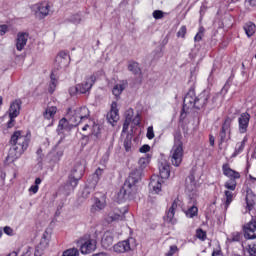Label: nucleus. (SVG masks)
<instances>
[{"label": "nucleus", "mask_w": 256, "mask_h": 256, "mask_svg": "<svg viewBox=\"0 0 256 256\" xmlns=\"http://www.w3.org/2000/svg\"><path fill=\"white\" fill-rule=\"evenodd\" d=\"M198 213H199V208H197V206H192L185 212L186 217H188L189 219H193V217H197Z\"/></svg>", "instance_id": "nucleus-34"}, {"label": "nucleus", "mask_w": 256, "mask_h": 256, "mask_svg": "<svg viewBox=\"0 0 256 256\" xmlns=\"http://www.w3.org/2000/svg\"><path fill=\"white\" fill-rule=\"evenodd\" d=\"M165 15H167V13L163 12L162 10H154L152 13V16L156 19H163V17H165Z\"/></svg>", "instance_id": "nucleus-43"}, {"label": "nucleus", "mask_w": 256, "mask_h": 256, "mask_svg": "<svg viewBox=\"0 0 256 256\" xmlns=\"http://www.w3.org/2000/svg\"><path fill=\"white\" fill-rule=\"evenodd\" d=\"M209 99L210 95L207 91L196 96L195 90H189L184 97L183 111H185V109H205L210 103Z\"/></svg>", "instance_id": "nucleus-3"}, {"label": "nucleus", "mask_w": 256, "mask_h": 256, "mask_svg": "<svg viewBox=\"0 0 256 256\" xmlns=\"http://www.w3.org/2000/svg\"><path fill=\"white\" fill-rule=\"evenodd\" d=\"M39 192V186H36L35 184H33L30 188H29V193H33V195H36V193Z\"/></svg>", "instance_id": "nucleus-56"}, {"label": "nucleus", "mask_w": 256, "mask_h": 256, "mask_svg": "<svg viewBox=\"0 0 256 256\" xmlns=\"http://www.w3.org/2000/svg\"><path fill=\"white\" fill-rule=\"evenodd\" d=\"M127 87H129V82L127 80H120L116 85H114L112 94L116 97L117 101L121 99V95Z\"/></svg>", "instance_id": "nucleus-18"}, {"label": "nucleus", "mask_w": 256, "mask_h": 256, "mask_svg": "<svg viewBox=\"0 0 256 256\" xmlns=\"http://www.w3.org/2000/svg\"><path fill=\"white\" fill-rule=\"evenodd\" d=\"M159 173H160V176H159L160 179H169L171 175V166L169 165V163H167V161H163L160 163Z\"/></svg>", "instance_id": "nucleus-24"}, {"label": "nucleus", "mask_w": 256, "mask_h": 256, "mask_svg": "<svg viewBox=\"0 0 256 256\" xmlns=\"http://www.w3.org/2000/svg\"><path fill=\"white\" fill-rule=\"evenodd\" d=\"M241 239V234L239 232L232 233L231 236L227 238L228 243H237Z\"/></svg>", "instance_id": "nucleus-40"}, {"label": "nucleus", "mask_w": 256, "mask_h": 256, "mask_svg": "<svg viewBox=\"0 0 256 256\" xmlns=\"http://www.w3.org/2000/svg\"><path fill=\"white\" fill-rule=\"evenodd\" d=\"M105 207V201L99 200V198L95 199V203L91 208L92 213H97V211H102Z\"/></svg>", "instance_id": "nucleus-32"}, {"label": "nucleus", "mask_w": 256, "mask_h": 256, "mask_svg": "<svg viewBox=\"0 0 256 256\" xmlns=\"http://www.w3.org/2000/svg\"><path fill=\"white\" fill-rule=\"evenodd\" d=\"M139 151L140 153H149V151H151V146H149L148 144H144L140 147Z\"/></svg>", "instance_id": "nucleus-51"}, {"label": "nucleus", "mask_w": 256, "mask_h": 256, "mask_svg": "<svg viewBox=\"0 0 256 256\" xmlns=\"http://www.w3.org/2000/svg\"><path fill=\"white\" fill-rule=\"evenodd\" d=\"M196 237L200 239L201 241H205V238L207 237V233L203 231V229H198L196 231Z\"/></svg>", "instance_id": "nucleus-45"}, {"label": "nucleus", "mask_w": 256, "mask_h": 256, "mask_svg": "<svg viewBox=\"0 0 256 256\" xmlns=\"http://www.w3.org/2000/svg\"><path fill=\"white\" fill-rule=\"evenodd\" d=\"M177 253V246H170V250L166 253V256H174Z\"/></svg>", "instance_id": "nucleus-54"}, {"label": "nucleus", "mask_w": 256, "mask_h": 256, "mask_svg": "<svg viewBox=\"0 0 256 256\" xmlns=\"http://www.w3.org/2000/svg\"><path fill=\"white\" fill-rule=\"evenodd\" d=\"M225 189L227 191H235L237 189V180L235 179H230L224 183Z\"/></svg>", "instance_id": "nucleus-33"}, {"label": "nucleus", "mask_w": 256, "mask_h": 256, "mask_svg": "<svg viewBox=\"0 0 256 256\" xmlns=\"http://www.w3.org/2000/svg\"><path fill=\"white\" fill-rule=\"evenodd\" d=\"M32 11L34 12L35 16L38 17V19H45V17H47L51 11V4H49V2L35 4L32 7Z\"/></svg>", "instance_id": "nucleus-11"}, {"label": "nucleus", "mask_w": 256, "mask_h": 256, "mask_svg": "<svg viewBox=\"0 0 256 256\" xmlns=\"http://www.w3.org/2000/svg\"><path fill=\"white\" fill-rule=\"evenodd\" d=\"M128 71H131V73H134V75L141 73V69L139 68V63L130 62L128 65Z\"/></svg>", "instance_id": "nucleus-36"}, {"label": "nucleus", "mask_w": 256, "mask_h": 256, "mask_svg": "<svg viewBox=\"0 0 256 256\" xmlns=\"http://www.w3.org/2000/svg\"><path fill=\"white\" fill-rule=\"evenodd\" d=\"M219 255H221V252H220V251H214V252L212 253V256H219Z\"/></svg>", "instance_id": "nucleus-64"}, {"label": "nucleus", "mask_w": 256, "mask_h": 256, "mask_svg": "<svg viewBox=\"0 0 256 256\" xmlns=\"http://www.w3.org/2000/svg\"><path fill=\"white\" fill-rule=\"evenodd\" d=\"M73 127H77V124H75V122L71 121V118H62L59 121L58 127L56 129L57 134L60 135L59 143H61V141H63V139H65V133H69V131H71V129H73Z\"/></svg>", "instance_id": "nucleus-9"}, {"label": "nucleus", "mask_w": 256, "mask_h": 256, "mask_svg": "<svg viewBox=\"0 0 256 256\" xmlns=\"http://www.w3.org/2000/svg\"><path fill=\"white\" fill-rule=\"evenodd\" d=\"M97 249V241L94 239H88L82 243L80 246V251L82 255H89V253H93Z\"/></svg>", "instance_id": "nucleus-16"}, {"label": "nucleus", "mask_w": 256, "mask_h": 256, "mask_svg": "<svg viewBox=\"0 0 256 256\" xmlns=\"http://www.w3.org/2000/svg\"><path fill=\"white\" fill-rule=\"evenodd\" d=\"M149 161H151V156L146 154L144 157H141L138 161V165L140 168L132 171L124 183V186L120 189L117 194L118 203H123L127 201V199H135V195H137V182L141 181V177L143 176V170L149 165Z\"/></svg>", "instance_id": "nucleus-1"}, {"label": "nucleus", "mask_w": 256, "mask_h": 256, "mask_svg": "<svg viewBox=\"0 0 256 256\" xmlns=\"http://www.w3.org/2000/svg\"><path fill=\"white\" fill-rule=\"evenodd\" d=\"M44 119H47L48 121H54L55 115H57V106H47L44 113Z\"/></svg>", "instance_id": "nucleus-28"}, {"label": "nucleus", "mask_w": 256, "mask_h": 256, "mask_svg": "<svg viewBox=\"0 0 256 256\" xmlns=\"http://www.w3.org/2000/svg\"><path fill=\"white\" fill-rule=\"evenodd\" d=\"M74 191L75 189L71 190V179L68 178V182L64 185V193L65 195H71Z\"/></svg>", "instance_id": "nucleus-42"}, {"label": "nucleus", "mask_w": 256, "mask_h": 256, "mask_svg": "<svg viewBox=\"0 0 256 256\" xmlns=\"http://www.w3.org/2000/svg\"><path fill=\"white\" fill-rule=\"evenodd\" d=\"M170 159L174 167H179L183 161V141H181V135L174 136V145L170 152Z\"/></svg>", "instance_id": "nucleus-5"}, {"label": "nucleus", "mask_w": 256, "mask_h": 256, "mask_svg": "<svg viewBox=\"0 0 256 256\" xmlns=\"http://www.w3.org/2000/svg\"><path fill=\"white\" fill-rule=\"evenodd\" d=\"M238 133L245 135L249 131V123L251 121V114L249 112H242L238 115Z\"/></svg>", "instance_id": "nucleus-10"}, {"label": "nucleus", "mask_w": 256, "mask_h": 256, "mask_svg": "<svg viewBox=\"0 0 256 256\" xmlns=\"http://www.w3.org/2000/svg\"><path fill=\"white\" fill-rule=\"evenodd\" d=\"M91 112L86 106H82L76 109L69 108L67 111L66 119H70L75 125H81L89 120Z\"/></svg>", "instance_id": "nucleus-4"}, {"label": "nucleus", "mask_w": 256, "mask_h": 256, "mask_svg": "<svg viewBox=\"0 0 256 256\" xmlns=\"http://www.w3.org/2000/svg\"><path fill=\"white\" fill-rule=\"evenodd\" d=\"M3 231H4L5 235H8V237H13L15 235L13 228H11L10 226H5L3 228Z\"/></svg>", "instance_id": "nucleus-47"}, {"label": "nucleus", "mask_w": 256, "mask_h": 256, "mask_svg": "<svg viewBox=\"0 0 256 256\" xmlns=\"http://www.w3.org/2000/svg\"><path fill=\"white\" fill-rule=\"evenodd\" d=\"M85 173V165L77 162L72 168L69 178L70 179V189H75L79 185L80 179H82Z\"/></svg>", "instance_id": "nucleus-7"}, {"label": "nucleus", "mask_w": 256, "mask_h": 256, "mask_svg": "<svg viewBox=\"0 0 256 256\" xmlns=\"http://www.w3.org/2000/svg\"><path fill=\"white\" fill-rule=\"evenodd\" d=\"M69 59V54L62 51L56 56V65L59 67H67V65H69Z\"/></svg>", "instance_id": "nucleus-25"}, {"label": "nucleus", "mask_w": 256, "mask_h": 256, "mask_svg": "<svg viewBox=\"0 0 256 256\" xmlns=\"http://www.w3.org/2000/svg\"><path fill=\"white\" fill-rule=\"evenodd\" d=\"M250 7H256V0H248Z\"/></svg>", "instance_id": "nucleus-63"}, {"label": "nucleus", "mask_w": 256, "mask_h": 256, "mask_svg": "<svg viewBox=\"0 0 256 256\" xmlns=\"http://www.w3.org/2000/svg\"><path fill=\"white\" fill-rule=\"evenodd\" d=\"M127 208H115L106 216L107 223H113V221H121L123 217H125V213H127Z\"/></svg>", "instance_id": "nucleus-14"}, {"label": "nucleus", "mask_w": 256, "mask_h": 256, "mask_svg": "<svg viewBox=\"0 0 256 256\" xmlns=\"http://www.w3.org/2000/svg\"><path fill=\"white\" fill-rule=\"evenodd\" d=\"M248 253L250 256H256V244L248 245Z\"/></svg>", "instance_id": "nucleus-48"}, {"label": "nucleus", "mask_w": 256, "mask_h": 256, "mask_svg": "<svg viewBox=\"0 0 256 256\" xmlns=\"http://www.w3.org/2000/svg\"><path fill=\"white\" fill-rule=\"evenodd\" d=\"M131 123H133V125H141V115L137 114L134 118H132Z\"/></svg>", "instance_id": "nucleus-53"}, {"label": "nucleus", "mask_w": 256, "mask_h": 256, "mask_svg": "<svg viewBox=\"0 0 256 256\" xmlns=\"http://www.w3.org/2000/svg\"><path fill=\"white\" fill-rule=\"evenodd\" d=\"M71 21L72 23H74L75 25H79V23H81V16H79L78 14L74 15L71 17Z\"/></svg>", "instance_id": "nucleus-52"}, {"label": "nucleus", "mask_w": 256, "mask_h": 256, "mask_svg": "<svg viewBox=\"0 0 256 256\" xmlns=\"http://www.w3.org/2000/svg\"><path fill=\"white\" fill-rule=\"evenodd\" d=\"M31 143V133L17 130L13 132L10 138V149L8 151L7 161H15L23 155Z\"/></svg>", "instance_id": "nucleus-2"}, {"label": "nucleus", "mask_w": 256, "mask_h": 256, "mask_svg": "<svg viewBox=\"0 0 256 256\" xmlns=\"http://www.w3.org/2000/svg\"><path fill=\"white\" fill-rule=\"evenodd\" d=\"M163 183V178H160L159 175H152L149 183L150 190L153 191V193H155L156 195H158V193H161Z\"/></svg>", "instance_id": "nucleus-15"}, {"label": "nucleus", "mask_w": 256, "mask_h": 256, "mask_svg": "<svg viewBox=\"0 0 256 256\" xmlns=\"http://www.w3.org/2000/svg\"><path fill=\"white\" fill-rule=\"evenodd\" d=\"M8 128L11 129V127H14L15 125V118H10L9 122H8Z\"/></svg>", "instance_id": "nucleus-59"}, {"label": "nucleus", "mask_w": 256, "mask_h": 256, "mask_svg": "<svg viewBox=\"0 0 256 256\" xmlns=\"http://www.w3.org/2000/svg\"><path fill=\"white\" fill-rule=\"evenodd\" d=\"M95 81H97V77L95 75H90L86 77L84 82L77 84L74 88H70V95H73L75 93H80L82 95H84L85 93H89L93 85H95Z\"/></svg>", "instance_id": "nucleus-6"}, {"label": "nucleus", "mask_w": 256, "mask_h": 256, "mask_svg": "<svg viewBox=\"0 0 256 256\" xmlns=\"http://www.w3.org/2000/svg\"><path fill=\"white\" fill-rule=\"evenodd\" d=\"M82 131H90L89 135H93L96 139L101 137V126L92 120H88V122L82 127Z\"/></svg>", "instance_id": "nucleus-13"}, {"label": "nucleus", "mask_w": 256, "mask_h": 256, "mask_svg": "<svg viewBox=\"0 0 256 256\" xmlns=\"http://www.w3.org/2000/svg\"><path fill=\"white\" fill-rule=\"evenodd\" d=\"M243 29L247 37H253V35H255L256 25L255 23L249 21L244 24Z\"/></svg>", "instance_id": "nucleus-31"}, {"label": "nucleus", "mask_w": 256, "mask_h": 256, "mask_svg": "<svg viewBox=\"0 0 256 256\" xmlns=\"http://www.w3.org/2000/svg\"><path fill=\"white\" fill-rule=\"evenodd\" d=\"M51 235H53V230H51V228H47L44 231L39 244L35 248V251H34L35 256H41L43 255V253H45V249L49 247V242L51 241Z\"/></svg>", "instance_id": "nucleus-8"}, {"label": "nucleus", "mask_w": 256, "mask_h": 256, "mask_svg": "<svg viewBox=\"0 0 256 256\" xmlns=\"http://www.w3.org/2000/svg\"><path fill=\"white\" fill-rule=\"evenodd\" d=\"M220 139L222 143H226V141H229V139H231V132H226L225 130L221 129Z\"/></svg>", "instance_id": "nucleus-41"}, {"label": "nucleus", "mask_w": 256, "mask_h": 256, "mask_svg": "<svg viewBox=\"0 0 256 256\" xmlns=\"http://www.w3.org/2000/svg\"><path fill=\"white\" fill-rule=\"evenodd\" d=\"M135 247V238L130 237L127 240L118 242L113 246L115 253H127V251H131Z\"/></svg>", "instance_id": "nucleus-12"}, {"label": "nucleus", "mask_w": 256, "mask_h": 256, "mask_svg": "<svg viewBox=\"0 0 256 256\" xmlns=\"http://www.w3.org/2000/svg\"><path fill=\"white\" fill-rule=\"evenodd\" d=\"M187 34V28L185 26H182L179 31L177 32V37H185Z\"/></svg>", "instance_id": "nucleus-50"}, {"label": "nucleus", "mask_w": 256, "mask_h": 256, "mask_svg": "<svg viewBox=\"0 0 256 256\" xmlns=\"http://www.w3.org/2000/svg\"><path fill=\"white\" fill-rule=\"evenodd\" d=\"M107 119L110 125H115L119 121V109H117V102H112L110 112L107 114Z\"/></svg>", "instance_id": "nucleus-21"}, {"label": "nucleus", "mask_w": 256, "mask_h": 256, "mask_svg": "<svg viewBox=\"0 0 256 256\" xmlns=\"http://www.w3.org/2000/svg\"><path fill=\"white\" fill-rule=\"evenodd\" d=\"M185 191L186 193H191L195 195L197 192V181H195V176L190 174L185 181Z\"/></svg>", "instance_id": "nucleus-20"}, {"label": "nucleus", "mask_w": 256, "mask_h": 256, "mask_svg": "<svg viewBox=\"0 0 256 256\" xmlns=\"http://www.w3.org/2000/svg\"><path fill=\"white\" fill-rule=\"evenodd\" d=\"M209 143H210L211 147H214V145H215V137H213V135H210Z\"/></svg>", "instance_id": "nucleus-61"}, {"label": "nucleus", "mask_w": 256, "mask_h": 256, "mask_svg": "<svg viewBox=\"0 0 256 256\" xmlns=\"http://www.w3.org/2000/svg\"><path fill=\"white\" fill-rule=\"evenodd\" d=\"M245 201H246L245 213H251L255 205V196H253L252 194H247L245 197Z\"/></svg>", "instance_id": "nucleus-29"}, {"label": "nucleus", "mask_w": 256, "mask_h": 256, "mask_svg": "<svg viewBox=\"0 0 256 256\" xmlns=\"http://www.w3.org/2000/svg\"><path fill=\"white\" fill-rule=\"evenodd\" d=\"M180 205H181V202L179 200H174L170 207V210L177 212V209H179Z\"/></svg>", "instance_id": "nucleus-49"}, {"label": "nucleus", "mask_w": 256, "mask_h": 256, "mask_svg": "<svg viewBox=\"0 0 256 256\" xmlns=\"http://www.w3.org/2000/svg\"><path fill=\"white\" fill-rule=\"evenodd\" d=\"M133 109L129 108L128 110H126L125 112V121H128L131 123V121H133Z\"/></svg>", "instance_id": "nucleus-44"}, {"label": "nucleus", "mask_w": 256, "mask_h": 256, "mask_svg": "<svg viewBox=\"0 0 256 256\" xmlns=\"http://www.w3.org/2000/svg\"><path fill=\"white\" fill-rule=\"evenodd\" d=\"M124 147H125V150L126 151H131V140H129V139H126L125 141H124Z\"/></svg>", "instance_id": "nucleus-57"}, {"label": "nucleus", "mask_w": 256, "mask_h": 256, "mask_svg": "<svg viewBox=\"0 0 256 256\" xmlns=\"http://www.w3.org/2000/svg\"><path fill=\"white\" fill-rule=\"evenodd\" d=\"M113 245V234L111 232H106L102 238V247L104 249H109Z\"/></svg>", "instance_id": "nucleus-30"}, {"label": "nucleus", "mask_w": 256, "mask_h": 256, "mask_svg": "<svg viewBox=\"0 0 256 256\" xmlns=\"http://www.w3.org/2000/svg\"><path fill=\"white\" fill-rule=\"evenodd\" d=\"M29 39V36L27 33H19L16 40V49L17 51H21L22 49H25V45H27V40Z\"/></svg>", "instance_id": "nucleus-26"}, {"label": "nucleus", "mask_w": 256, "mask_h": 256, "mask_svg": "<svg viewBox=\"0 0 256 256\" xmlns=\"http://www.w3.org/2000/svg\"><path fill=\"white\" fill-rule=\"evenodd\" d=\"M244 236L246 239H256V219L253 218L246 226H244Z\"/></svg>", "instance_id": "nucleus-19"}, {"label": "nucleus", "mask_w": 256, "mask_h": 256, "mask_svg": "<svg viewBox=\"0 0 256 256\" xmlns=\"http://www.w3.org/2000/svg\"><path fill=\"white\" fill-rule=\"evenodd\" d=\"M222 172L225 177H228L229 179H241V174L233 169H231V166L229 164H223L222 165Z\"/></svg>", "instance_id": "nucleus-22"}, {"label": "nucleus", "mask_w": 256, "mask_h": 256, "mask_svg": "<svg viewBox=\"0 0 256 256\" xmlns=\"http://www.w3.org/2000/svg\"><path fill=\"white\" fill-rule=\"evenodd\" d=\"M101 175H103V169L97 168L94 175H93V186L89 188V186H86L82 192L83 197H88L91 194V191L95 190V185L99 182V179H101Z\"/></svg>", "instance_id": "nucleus-17"}, {"label": "nucleus", "mask_w": 256, "mask_h": 256, "mask_svg": "<svg viewBox=\"0 0 256 256\" xmlns=\"http://www.w3.org/2000/svg\"><path fill=\"white\" fill-rule=\"evenodd\" d=\"M233 120L230 117H227L222 124V131H226V133H231V125Z\"/></svg>", "instance_id": "nucleus-35"}, {"label": "nucleus", "mask_w": 256, "mask_h": 256, "mask_svg": "<svg viewBox=\"0 0 256 256\" xmlns=\"http://www.w3.org/2000/svg\"><path fill=\"white\" fill-rule=\"evenodd\" d=\"M234 199H235V192L233 190L224 191L223 205L225 210L229 209V205L233 203Z\"/></svg>", "instance_id": "nucleus-27"}, {"label": "nucleus", "mask_w": 256, "mask_h": 256, "mask_svg": "<svg viewBox=\"0 0 256 256\" xmlns=\"http://www.w3.org/2000/svg\"><path fill=\"white\" fill-rule=\"evenodd\" d=\"M50 79L51 81L49 83L48 91L49 93H55V89L57 88V80L55 79V75L51 74Z\"/></svg>", "instance_id": "nucleus-38"}, {"label": "nucleus", "mask_w": 256, "mask_h": 256, "mask_svg": "<svg viewBox=\"0 0 256 256\" xmlns=\"http://www.w3.org/2000/svg\"><path fill=\"white\" fill-rule=\"evenodd\" d=\"M243 149H245V146L243 145V143H237L235 150L233 152V154L231 155L232 158L237 157V155H241V153H243Z\"/></svg>", "instance_id": "nucleus-39"}, {"label": "nucleus", "mask_w": 256, "mask_h": 256, "mask_svg": "<svg viewBox=\"0 0 256 256\" xmlns=\"http://www.w3.org/2000/svg\"><path fill=\"white\" fill-rule=\"evenodd\" d=\"M203 37V33H201V31L199 33L196 34V36L194 37L195 41H201Z\"/></svg>", "instance_id": "nucleus-60"}, {"label": "nucleus", "mask_w": 256, "mask_h": 256, "mask_svg": "<svg viewBox=\"0 0 256 256\" xmlns=\"http://www.w3.org/2000/svg\"><path fill=\"white\" fill-rule=\"evenodd\" d=\"M147 139H154L155 138V132L153 131V126H149L147 128V133H146Z\"/></svg>", "instance_id": "nucleus-46"}, {"label": "nucleus", "mask_w": 256, "mask_h": 256, "mask_svg": "<svg viewBox=\"0 0 256 256\" xmlns=\"http://www.w3.org/2000/svg\"><path fill=\"white\" fill-rule=\"evenodd\" d=\"M21 113V100H15L10 104L9 117L10 119H16Z\"/></svg>", "instance_id": "nucleus-23"}, {"label": "nucleus", "mask_w": 256, "mask_h": 256, "mask_svg": "<svg viewBox=\"0 0 256 256\" xmlns=\"http://www.w3.org/2000/svg\"><path fill=\"white\" fill-rule=\"evenodd\" d=\"M175 213L174 210H171L169 208V210L166 213V221H168V223H172V225H175V223H177V219H175Z\"/></svg>", "instance_id": "nucleus-37"}, {"label": "nucleus", "mask_w": 256, "mask_h": 256, "mask_svg": "<svg viewBox=\"0 0 256 256\" xmlns=\"http://www.w3.org/2000/svg\"><path fill=\"white\" fill-rule=\"evenodd\" d=\"M40 183H43V180L41 178H36L34 185H36V187H39Z\"/></svg>", "instance_id": "nucleus-62"}, {"label": "nucleus", "mask_w": 256, "mask_h": 256, "mask_svg": "<svg viewBox=\"0 0 256 256\" xmlns=\"http://www.w3.org/2000/svg\"><path fill=\"white\" fill-rule=\"evenodd\" d=\"M7 31H9V26L7 25H0V36L3 37V35H5V33H7Z\"/></svg>", "instance_id": "nucleus-55"}, {"label": "nucleus", "mask_w": 256, "mask_h": 256, "mask_svg": "<svg viewBox=\"0 0 256 256\" xmlns=\"http://www.w3.org/2000/svg\"><path fill=\"white\" fill-rule=\"evenodd\" d=\"M131 124V122L125 120L124 124H123V133H125L127 131V129H129V125Z\"/></svg>", "instance_id": "nucleus-58"}]
</instances>
